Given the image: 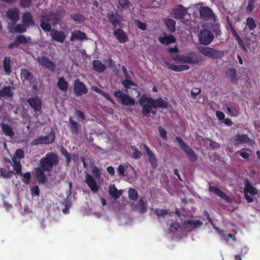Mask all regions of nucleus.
<instances>
[{
	"mask_svg": "<svg viewBox=\"0 0 260 260\" xmlns=\"http://www.w3.org/2000/svg\"><path fill=\"white\" fill-rule=\"evenodd\" d=\"M59 162V156L52 152L46 153L41 159L39 162V167L35 169L36 178L40 183L44 184L47 180L45 172L52 171L53 167L58 165Z\"/></svg>",
	"mask_w": 260,
	"mask_h": 260,
	"instance_id": "obj_1",
	"label": "nucleus"
},
{
	"mask_svg": "<svg viewBox=\"0 0 260 260\" xmlns=\"http://www.w3.org/2000/svg\"><path fill=\"white\" fill-rule=\"evenodd\" d=\"M94 177L89 174L87 171H85V182L87 184L88 186L94 192H96L99 186L96 183V179H99L102 175V172L100 169L96 166H93L91 170Z\"/></svg>",
	"mask_w": 260,
	"mask_h": 260,
	"instance_id": "obj_2",
	"label": "nucleus"
},
{
	"mask_svg": "<svg viewBox=\"0 0 260 260\" xmlns=\"http://www.w3.org/2000/svg\"><path fill=\"white\" fill-rule=\"evenodd\" d=\"M173 59L177 62L183 63H187L190 64H198L202 59V57L198 52L190 51L180 55H177L173 57Z\"/></svg>",
	"mask_w": 260,
	"mask_h": 260,
	"instance_id": "obj_3",
	"label": "nucleus"
},
{
	"mask_svg": "<svg viewBox=\"0 0 260 260\" xmlns=\"http://www.w3.org/2000/svg\"><path fill=\"white\" fill-rule=\"evenodd\" d=\"M175 139L178 142L180 148L186 154L189 159L191 162H196L198 160V155L180 137L176 136Z\"/></svg>",
	"mask_w": 260,
	"mask_h": 260,
	"instance_id": "obj_4",
	"label": "nucleus"
},
{
	"mask_svg": "<svg viewBox=\"0 0 260 260\" xmlns=\"http://www.w3.org/2000/svg\"><path fill=\"white\" fill-rule=\"evenodd\" d=\"M199 50L203 55L212 59L220 58L224 55V51L217 50L209 47H202Z\"/></svg>",
	"mask_w": 260,
	"mask_h": 260,
	"instance_id": "obj_5",
	"label": "nucleus"
},
{
	"mask_svg": "<svg viewBox=\"0 0 260 260\" xmlns=\"http://www.w3.org/2000/svg\"><path fill=\"white\" fill-rule=\"evenodd\" d=\"M114 95L122 105L133 106L135 104V100L134 98L126 93H123L119 89L114 92Z\"/></svg>",
	"mask_w": 260,
	"mask_h": 260,
	"instance_id": "obj_6",
	"label": "nucleus"
},
{
	"mask_svg": "<svg viewBox=\"0 0 260 260\" xmlns=\"http://www.w3.org/2000/svg\"><path fill=\"white\" fill-rule=\"evenodd\" d=\"M214 36L212 32L206 28L202 29L199 34V40L200 43L204 45H209L214 40Z\"/></svg>",
	"mask_w": 260,
	"mask_h": 260,
	"instance_id": "obj_7",
	"label": "nucleus"
},
{
	"mask_svg": "<svg viewBox=\"0 0 260 260\" xmlns=\"http://www.w3.org/2000/svg\"><path fill=\"white\" fill-rule=\"evenodd\" d=\"M144 102L148 103L153 106V108H164L166 109L169 107V103L161 98L156 99H153L151 98H145L144 99Z\"/></svg>",
	"mask_w": 260,
	"mask_h": 260,
	"instance_id": "obj_8",
	"label": "nucleus"
},
{
	"mask_svg": "<svg viewBox=\"0 0 260 260\" xmlns=\"http://www.w3.org/2000/svg\"><path fill=\"white\" fill-rule=\"evenodd\" d=\"M27 102L30 107L33 109L36 114H40L41 113L43 103L41 99L38 96L33 98H28Z\"/></svg>",
	"mask_w": 260,
	"mask_h": 260,
	"instance_id": "obj_9",
	"label": "nucleus"
},
{
	"mask_svg": "<svg viewBox=\"0 0 260 260\" xmlns=\"http://www.w3.org/2000/svg\"><path fill=\"white\" fill-rule=\"evenodd\" d=\"M37 61L44 68L47 69L52 72H54L56 69V64L48 57L45 56H38Z\"/></svg>",
	"mask_w": 260,
	"mask_h": 260,
	"instance_id": "obj_10",
	"label": "nucleus"
},
{
	"mask_svg": "<svg viewBox=\"0 0 260 260\" xmlns=\"http://www.w3.org/2000/svg\"><path fill=\"white\" fill-rule=\"evenodd\" d=\"M73 90L77 96L86 94L88 92L85 85L78 79L74 80Z\"/></svg>",
	"mask_w": 260,
	"mask_h": 260,
	"instance_id": "obj_11",
	"label": "nucleus"
},
{
	"mask_svg": "<svg viewBox=\"0 0 260 260\" xmlns=\"http://www.w3.org/2000/svg\"><path fill=\"white\" fill-rule=\"evenodd\" d=\"M201 18L204 20H209L215 18L214 13L212 10L207 6L201 7L199 10Z\"/></svg>",
	"mask_w": 260,
	"mask_h": 260,
	"instance_id": "obj_12",
	"label": "nucleus"
},
{
	"mask_svg": "<svg viewBox=\"0 0 260 260\" xmlns=\"http://www.w3.org/2000/svg\"><path fill=\"white\" fill-rule=\"evenodd\" d=\"M141 101L140 105L142 107V113L144 116L146 117H150V113H152L153 116H155L156 114V111L155 110H152L153 106H151L150 104L148 103Z\"/></svg>",
	"mask_w": 260,
	"mask_h": 260,
	"instance_id": "obj_13",
	"label": "nucleus"
},
{
	"mask_svg": "<svg viewBox=\"0 0 260 260\" xmlns=\"http://www.w3.org/2000/svg\"><path fill=\"white\" fill-rule=\"evenodd\" d=\"M174 18L177 19H182L184 18L187 13V9L183 6L177 5L172 10Z\"/></svg>",
	"mask_w": 260,
	"mask_h": 260,
	"instance_id": "obj_14",
	"label": "nucleus"
},
{
	"mask_svg": "<svg viewBox=\"0 0 260 260\" xmlns=\"http://www.w3.org/2000/svg\"><path fill=\"white\" fill-rule=\"evenodd\" d=\"M108 21L112 24L113 27L121 26V17L118 13H109L108 15Z\"/></svg>",
	"mask_w": 260,
	"mask_h": 260,
	"instance_id": "obj_15",
	"label": "nucleus"
},
{
	"mask_svg": "<svg viewBox=\"0 0 260 260\" xmlns=\"http://www.w3.org/2000/svg\"><path fill=\"white\" fill-rule=\"evenodd\" d=\"M143 146L148 156V161L150 164L151 167L154 169H156L158 165L157 160L154 156V154L145 144H143Z\"/></svg>",
	"mask_w": 260,
	"mask_h": 260,
	"instance_id": "obj_16",
	"label": "nucleus"
},
{
	"mask_svg": "<svg viewBox=\"0 0 260 260\" xmlns=\"http://www.w3.org/2000/svg\"><path fill=\"white\" fill-rule=\"evenodd\" d=\"M114 36L121 43H124L128 41V38L123 29L121 28H117L114 30Z\"/></svg>",
	"mask_w": 260,
	"mask_h": 260,
	"instance_id": "obj_17",
	"label": "nucleus"
},
{
	"mask_svg": "<svg viewBox=\"0 0 260 260\" xmlns=\"http://www.w3.org/2000/svg\"><path fill=\"white\" fill-rule=\"evenodd\" d=\"M50 35L53 40L61 43L64 41L66 38L65 34L61 30L52 29L51 31Z\"/></svg>",
	"mask_w": 260,
	"mask_h": 260,
	"instance_id": "obj_18",
	"label": "nucleus"
},
{
	"mask_svg": "<svg viewBox=\"0 0 260 260\" xmlns=\"http://www.w3.org/2000/svg\"><path fill=\"white\" fill-rule=\"evenodd\" d=\"M51 21V18L48 15H43L41 19L40 27L45 32L51 31V24L49 23Z\"/></svg>",
	"mask_w": 260,
	"mask_h": 260,
	"instance_id": "obj_19",
	"label": "nucleus"
},
{
	"mask_svg": "<svg viewBox=\"0 0 260 260\" xmlns=\"http://www.w3.org/2000/svg\"><path fill=\"white\" fill-rule=\"evenodd\" d=\"M65 10L62 8H58L54 12L50 13L49 16L51 18V20H54L57 21L61 20L65 15Z\"/></svg>",
	"mask_w": 260,
	"mask_h": 260,
	"instance_id": "obj_20",
	"label": "nucleus"
},
{
	"mask_svg": "<svg viewBox=\"0 0 260 260\" xmlns=\"http://www.w3.org/2000/svg\"><path fill=\"white\" fill-rule=\"evenodd\" d=\"M21 78L23 82L26 81L29 84H31L34 76L28 69H23L21 70Z\"/></svg>",
	"mask_w": 260,
	"mask_h": 260,
	"instance_id": "obj_21",
	"label": "nucleus"
},
{
	"mask_svg": "<svg viewBox=\"0 0 260 260\" xmlns=\"http://www.w3.org/2000/svg\"><path fill=\"white\" fill-rule=\"evenodd\" d=\"M91 89L93 90L94 91L102 95L105 99L109 102H110L111 104L115 106L116 105V103L111 98L109 93L104 91L102 89H100L97 86H92L91 87Z\"/></svg>",
	"mask_w": 260,
	"mask_h": 260,
	"instance_id": "obj_22",
	"label": "nucleus"
},
{
	"mask_svg": "<svg viewBox=\"0 0 260 260\" xmlns=\"http://www.w3.org/2000/svg\"><path fill=\"white\" fill-rule=\"evenodd\" d=\"M22 22V23L24 24V25L27 26V27L35 24L34 21L33 20V16L28 12H25L23 14Z\"/></svg>",
	"mask_w": 260,
	"mask_h": 260,
	"instance_id": "obj_23",
	"label": "nucleus"
},
{
	"mask_svg": "<svg viewBox=\"0 0 260 260\" xmlns=\"http://www.w3.org/2000/svg\"><path fill=\"white\" fill-rule=\"evenodd\" d=\"M244 185L245 187L244 188V193H249L252 195H256L258 194V190L256 188L254 187L251 184L250 181L246 179L244 181Z\"/></svg>",
	"mask_w": 260,
	"mask_h": 260,
	"instance_id": "obj_24",
	"label": "nucleus"
},
{
	"mask_svg": "<svg viewBox=\"0 0 260 260\" xmlns=\"http://www.w3.org/2000/svg\"><path fill=\"white\" fill-rule=\"evenodd\" d=\"M7 17L11 21L16 23L19 19V15L16 9H10L7 12Z\"/></svg>",
	"mask_w": 260,
	"mask_h": 260,
	"instance_id": "obj_25",
	"label": "nucleus"
},
{
	"mask_svg": "<svg viewBox=\"0 0 260 260\" xmlns=\"http://www.w3.org/2000/svg\"><path fill=\"white\" fill-rule=\"evenodd\" d=\"M87 38L85 32L79 30H75L72 32L70 40L73 41L74 40H87Z\"/></svg>",
	"mask_w": 260,
	"mask_h": 260,
	"instance_id": "obj_26",
	"label": "nucleus"
},
{
	"mask_svg": "<svg viewBox=\"0 0 260 260\" xmlns=\"http://www.w3.org/2000/svg\"><path fill=\"white\" fill-rule=\"evenodd\" d=\"M13 88V87L10 86H4L0 90V97L5 98H12L14 95V93L12 91Z\"/></svg>",
	"mask_w": 260,
	"mask_h": 260,
	"instance_id": "obj_27",
	"label": "nucleus"
},
{
	"mask_svg": "<svg viewBox=\"0 0 260 260\" xmlns=\"http://www.w3.org/2000/svg\"><path fill=\"white\" fill-rule=\"evenodd\" d=\"M168 68L175 72H181L185 70H187L190 69V66L187 64L182 65H174L169 63L166 62Z\"/></svg>",
	"mask_w": 260,
	"mask_h": 260,
	"instance_id": "obj_28",
	"label": "nucleus"
},
{
	"mask_svg": "<svg viewBox=\"0 0 260 260\" xmlns=\"http://www.w3.org/2000/svg\"><path fill=\"white\" fill-rule=\"evenodd\" d=\"M92 69L98 73H102L106 70V67L101 60H93L92 62Z\"/></svg>",
	"mask_w": 260,
	"mask_h": 260,
	"instance_id": "obj_29",
	"label": "nucleus"
},
{
	"mask_svg": "<svg viewBox=\"0 0 260 260\" xmlns=\"http://www.w3.org/2000/svg\"><path fill=\"white\" fill-rule=\"evenodd\" d=\"M4 70L6 74L10 75L12 69V61L10 57L5 56L3 61Z\"/></svg>",
	"mask_w": 260,
	"mask_h": 260,
	"instance_id": "obj_30",
	"label": "nucleus"
},
{
	"mask_svg": "<svg viewBox=\"0 0 260 260\" xmlns=\"http://www.w3.org/2000/svg\"><path fill=\"white\" fill-rule=\"evenodd\" d=\"M57 86L60 90L66 92L69 87V83L63 77H61L57 81Z\"/></svg>",
	"mask_w": 260,
	"mask_h": 260,
	"instance_id": "obj_31",
	"label": "nucleus"
},
{
	"mask_svg": "<svg viewBox=\"0 0 260 260\" xmlns=\"http://www.w3.org/2000/svg\"><path fill=\"white\" fill-rule=\"evenodd\" d=\"M1 127L3 132L6 136L12 137L14 135L15 133L12 126L8 123H2Z\"/></svg>",
	"mask_w": 260,
	"mask_h": 260,
	"instance_id": "obj_32",
	"label": "nucleus"
},
{
	"mask_svg": "<svg viewBox=\"0 0 260 260\" xmlns=\"http://www.w3.org/2000/svg\"><path fill=\"white\" fill-rule=\"evenodd\" d=\"M109 193L113 199L117 200L120 197L122 192L118 190L114 184H111L109 188Z\"/></svg>",
	"mask_w": 260,
	"mask_h": 260,
	"instance_id": "obj_33",
	"label": "nucleus"
},
{
	"mask_svg": "<svg viewBox=\"0 0 260 260\" xmlns=\"http://www.w3.org/2000/svg\"><path fill=\"white\" fill-rule=\"evenodd\" d=\"M158 41L163 45H169L170 43H175L176 42V38L174 36L169 35L168 36L159 37Z\"/></svg>",
	"mask_w": 260,
	"mask_h": 260,
	"instance_id": "obj_34",
	"label": "nucleus"
},
{
	"mask_svg": "<svg viewBox=\"0 0 260 260\" xmlns=\"http://www.w3.org/2000/svg\"><path fill=\"white\" fill-rule=\"evenodd\" d=\"M164 23L170 32H174L176 31V22L174 20L166 18L164 20Z\"/></svg>",
	"mask_w": 260,
	"mask_h": 260,
	"instance_id": "obj_35",
	"label": "nucleus"
},
{
	"mask_svg": "<svg viewBox=\"0 0 260 260\" xmlns=\"http://www.w3.org/2000/svg\"><path fill=\"white\" fill-rule=\"evenodd\" d=\"M12 161L13 162V167L14 170L16 171L17 175H22V166L19 160H17L16 158H13Z\"/></svg>",
	"mask_w": 260,
	"mask_h": 260,
	"instance_id": "obj_36",
	"label": "nucleus"
},
{
	"mask_svg": "<svg viewBox=\"0 0 260 260\" xmlns=\"http://www.w3.org/2000/svg\"><path fill=\"white\" fill-rule=\"evenodd\" d=\"M55 138V132L52 129L49 135L43 137V140L44 144H50L53 142Z\"/></svg>",
	"mask_w": 260,
	"mask_h": 260,
	"instance_id": "obj_37",
	"label": "nucleus"
},
{
	"mask_svg": "<svg viewBox=\"0 0 260 260\" xmlns=\"http://www.w3.org/2000/svg\"><path fill=\"white\" fill-rule=\"evenodd\" d=\"M230 80L232 82H236L237 80V71L235 68L230 69L227 72Z\"/></svg>",
	"mask_w": 260,
	"mask_h": 260,
	"instance_id": "obj_38",
	"label": "nucleus"
},
{
	"mask_svg": "<svg viewBox=\"0 0 260 260\" xmlns=\"http://www.w3.org/2000/svg\"><path fill=\"white\" fill-rule=\"evenodd\" d=\"M70 18L73 21L78 23L84 22L85 20V16L79 13H75L72 14L70 16Z\"/></svg>",
	"mask_w": 260,
	"mask_h": 260,
	"instance_id": "obj_39",
	"label": "nucleus"
},
{
	"mask_svg": "<svg viewBox=\"0 0 260 260\" xmlns=\"http://www.w3.org/2000/svg\"><path fill=\"white\" fill-rule=\"evenodd\" d=\"M137 209H139V212L141 214H144L147 211V206L146 203H145L143 199H140L136 207Z\"/></svg>",
	"mask_w": 260,
	"mask_h": 260,
	"instance_id": "obj_40",
	"label": "nucleus"
},
{
	"mask_svg": "<svg viewBox=\"0 0 260 260\" xmlns=\"http://www.w3.org/2000/svg\"><path fill=\"white\" fill-rule=\"evenodd\" d=\"M234 139L240 143H248L250 140L249 137L246 135H237Z\"/></svg>",
	"mask_w": 260,
	"mask_h": 260,
	"instance_id": "obj_41",
	"label": "nucleus"
},
{
	"mask_svg": "<svg viewBox=\"0 0 260 260\" xmlns=\"http://www.w3.org/2000/svg\"><path fill=\"white\" fill-rule=\"evenodd\" d=\"M246 25L250 30H253L256 27L255 21L253 18L249 17L246 19Z\"/></svg>",
	"mask_w": 260,
	"mask_h": 260,
	"instance_id": "obj_42",
	"label": "nucleus"
},
{
	"mask_svg": "<svg viewBox=\"0 0 260 260\" xmlns=\"http://www.w3.org/2000/svg\"><path fill=\"white\" fill-rule=\"evenodd\" d=\"M71 123L70 129L74 134H77L78 133L79 124L76 121L73 119V117H71L69 119Z\"/></svg>",
	"mask_w": 260,
	"mask_h": 260,
	"instance_id": "obj_43",
	"label": "nucleus"
},
{
	"mask_svg": "<svg viewBox=\"0 0 260 260\" xmlns=\"http://www.w3.org/2000/svg\"><path fill=\"white\" fill-rule=\"evenodd\" d=\"M15 40L19 45L21 44H26L28 43L29 40H31V38L29 37L26 38L24 35H20L16 36Z\"/></svg>",
	"mask_w": 260,
	"mask_h": 260,
	"instance_id": "obj_44",
	"label": "nucleus"
},
{
	"mask_svg": "<svg viewBox=\"0 0 260 260\" xmlns=\"http://www.w3.org/2000/svg\"><path fill=\"white\" fill-rule=\"evenodd\" d=\"M131 148L134 151L132 153V157L135 159L140 158L142 155V153L138 150V149L135 146H131Z\"/></svg>",
	"mask_w": 260,
	"mask_h": 260,
	"instance_id": "obj_45",
	"label": "nucleus"
},
{
	"mask_svg": "<svg viewBox=\"0 0 260 260\" xmlns=\"http://www.w3.org/2000/svg\"><path fill=\"white\" fill-rule=\"evenodd\" d=\"M184 223L190 226H192L194 228H196L199 226H201L203 224L200 220H187L184 222Z\"/></svg>",
	"mask_w": 260,
	"mask_h": 260,
	"instance_id": "obj_46",
	"label": "nucleus"
},
{
	"mask_svg": "<svg viewBox=\"0 0 260 260\" xmlns=\"http://www.w3.org/2000/svg\"><path fill=\"white\" fill-rule=\"evenodd\" d=\"M1 176L5 178H9L14 174L13 171H8L6 169L1 168L0 170Z\"/></svg>",
	"mask_w": 260,
	"mask_h": 260,
	"instance_id": "obj_47",
	"label": "nucleus"
},
{
	"mask_svg": "<svg viewBox=\"0 0 260 260\" xmlns=\"http://www.w3.org/2000/svg\"><path fill=\"white\" fill-rule=\"evenodd\" d=\"M129 198L133 201H136L138 198V193L135 189L130 188L128 191Z\"/></svg>",
	"mask_w": 260,
	"mask_h": 260,
	"instance_id": "obj_48",
	"label": "nucleus"
},
{
	"mask_svg": "<svg viewBox=\"0 0 260 260\" xmlns=\"http://www.w3.org/2000/svg\"><path fill=\"white\" fill-rule=\"evenodd\" d=\"M154 213L159 218L160 217H165V216L169 214V211L165 209H160L156 208L154 210Z\"/></svg>",
	"mask_w": 260,
	"mask_h": 260,
	"instance_id": "obj_49",
	"label": "nucleus"
},
{
	"mask_svg": "<svg viewBox=\"0 0 260 260\" xmlns=\"http://www.w3.org/2000/svg\"><path fill=\"white\" fill-rule=\"evenodd\" d=\"M216 194L228 202H231V198L220 189L217 191Z\"/></svg>",
	"mask_w": 260,
	"mask_h": 260,
	"instance_id": "obj_50",
	"label": "nucleus"
},
{
	"mask_svg": "<svg viewBox=\"0 0 260 260\" xmlns=\"http://www.w3.org/2000/svg\"><path fill=\"white\" fill-rule=\"evenodd\" d=\"M226 20H227L228 23V24L229 25V26L230 27V29H231V31L232 34L233 35V36L234 37H235L236 40H238L240 37L239 36V35L238 34V33L237 32V31L235 30V29L234 28V27H233V26L232 25V23L231 22V21H230V19H229V18L228 17H226Z\"/></svg>",
	"mask_w": 260,
	"mask_h": 260,
	"instance_id": "obj_51",
	"label": "nucleus"
},
{
	"mask_svg": "<svg viewBox=\"0 0 260 260\" xmlns=\"http://www.w3.org/2000/svg\"><path fill=\"white\" fill-rule=\"evenodd\" d=\"M27 26H25L24 24H18L15 27V30L16 32L22 34L25 32L27 30Z\"/></svg>",
	"mask_w": 260,
	"mask_h": 260,
	"instance_id": "obj_52",
	"label": "nucleus"
},
{
	"mask_svg": "<svg viewBox=\"0 0 260 260\" xmlns=\"http://www.w3.org/2000/svg\"><path fill=\"white\" fill-rule=\"evenodd\" d=\"M117 1V7L119 9L127 8L128 0H116Z\"/></svg>",
	"mask_w": 260,
	"mask_h": 260,
	"instance_id": "obj_53",
	"label": "nucleus"
},
{
	"mask_svg": "<svg viewBox=\"0 0 260 260\" xmlns=\"http://www.w3.org/2000/svg\"><path fill=\"white\" fill-rule=\"evenodd\" d=\"M23 177L21 179L22 181L26 184H28L30 180L31 179V173L30 172H27L24 174H23L22 175H21Z\"/></svg>",
	"mask_w": 260,
	"mask_h": 260,
	"instance_id": "obj_54",
	"label": "nucleus"
},
{
	"mask_svg": "<svg viewBox=\"0 0 260 260\" xmlns=\"http://www.w3.org/2000/svg\"><path fill=\"white\" fill-rule=\"evenodd\" d=\"M20 6L23 8H29L32 3V0H19Z\"/></svg>",
	"mask_w": 260,
	"mask_h": 260,
	"instance_id": "obj_55",
	"label": "nucleus"
},
{
	"mask_svg": "<svg viewBox=\"0 0 260 260\" xmlns=\"http://www.w3.org/2000/svg\"><path fill=\"white\" fill-rule=\"evenodd\" d=\"M122 84L126 89L129 88L131 86H137V84L135 83V82L128 79H125V80L123 81L122 82Z\"/></svg>",
	"mask_w": 260,
	"mask_h": 260,
	"instance_id": "obj_56",
	"label": "nucleus"
},
{
	"mask_svg": "<svg viewBox=\"0 0 260 260\" xmlns=\"http://www.w3.org/2000/svg\"><path fill=\"white\" fill-rule=\"evenodd\" d=\"M255 0H248V5L246 7V11L251 13L254 8Z\"/></svg>",
	"mask_w": 260,
	"mask_h": 260,
	"instance_id": "obj_57",
	"label": "nucleus"
},
{
	"mask_svg": "<svg viewBox=\"0 0 260 260\" xmlns=\"http://www.w3.org/2000/svg\"><path fill=\"white\" fill-rule=\"evenodd\" d=\"M32 145H38L39 144H44L43 142V136H40L35 139L31 143Z\"/></svg>",
	"mask_w": 260,
	"mask_h": 260,
	"instance_id": "obj_58",
	"label": "nucleus"
},
{
	"mask_svg": "<svg viewBox=\"0 0 260 260\" xmlns=\"http://www.w3.org/2000/svg\"><path fill=\"white\" fill-rule=\"evenodd\" d=\"M31 194L32 196H39L40 194V189L39 186L36 185L34 186H32L30 188Z\"/></svg>",
	"mask_w": 260,
	"mask_h": 260,
	"instance_id": "obj_59",
	"label": "nucleus"
},
{
	"mask_svg": "<svg viewBox=\"0 0 260 260\" xmlns=\"http://www.w3.org/2000/svg\"><path fill=\"white\" fill-rule=\"evenodd\" d=\"M158 131H159V135L161 136V137L162 139L166 140L167 138V131L160 126L158 127Z\"/></svg>",
	"mask_w": 260,
	"mask_h": 260,
	"instance_id": "obj_60",
	"label": "nucleus"
},
{
	"mask_svg": "<svg viewBox=\"0 0 260 260\" xmlns=\"http://www.w3.org/2000/svg\"><path fill=\"white\" fill-rule=\"evenodd\" d=\"M15 155L19 158V160L20 159L23 158L24 157L23 150L22 149H17L15 152Z\"/></svg>",
	"mask_w": 260,
	"mask_h": 260,
	"instance_id": "obj_61",
	"label": "nucleus"
},
{
	"mask_svg": "<svg viewBox=\"0 0 260 260\" xmlns=\"http://www.w3.org/2000/svg\"><path fill=\"white\" fill-rule=\"evenodd\" d=\"M201 92V90L199 88H194L191 91V97L196 99L197 95L199 94Z\"/></svg>",
	"mask_w": 260,
	"mask_h": 260,
	"instance_id": "obj_62",
	"label": "nucleus"
},
{
	"mask_svg": "<svg viewBox=\"0 0 260 260\" xmlns=\"http://www.w3.org/2000/svg\"><path fill=\"white\" fill-rule=\"evenodd\" d=\"M238 42V44L239 46V47L242 49L245 52H247L248 50L244 44V43L243 42L242 39L240 38L239 39H238V40H236Z\"/></svg>",
	"mask_w": 260,
	"mask_h": 260,
	"instance_id": "obj_63",
	"label": "nucleus"
},
{
	"mask_svg": "<svg viewBox=\"0 0 260 260\" xmlns=\"http://www.w3.org/2000/svg\"><path fill=\"white\" fill-rule=\"evenodd\" d=\"M137 25L138 28L142 30H145L147 28L146 24L145 23L142 22L140 20H137Z\"/></svg>",
	"mask_w": 260,
	"mask_h": 260,
	"instance_id": "obj_64",
	"label": "nucleus"
}]
</instances>
